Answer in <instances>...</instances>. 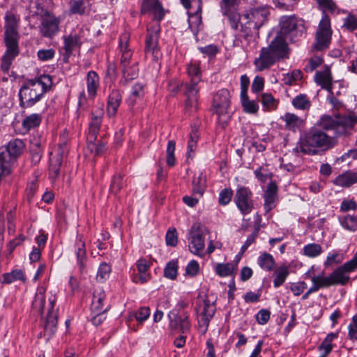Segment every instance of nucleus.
<instances>
[{
    "label": "nucleus",
    "instance_id": "nucleus-48",
    "mask_svg": "<svg viewBox=\"0 0 357 357\" xmlns=\"http://www.w3.org/2000/svg\"><path fill=\"white\" fill-rule=\"evenodd\" d=\"M178 261L172 260L169 261L164 268V276L170 280H175L178 275Z\"/></svg>",
    "mask_w": 357,
    "mask_h": 357
},
{
    "label": "nucleus",
    "instance_id": "nucleus-9",
    "mask_svg": "<svg viewBox=\"0 0 357 357\" xmlns=\"http://www.w3.org/2000/svg\"><path fill=\"white\" fill-rule=\"evenodd\" d=\"M332 33L330 17L324 14L319 24L312 50L316 51L327 50L331 43Z\"/></svg>",
    "mask_w": 357,
    "mask_h": 357
},
{
    "label": "nucleus",
    "instance_id": "nucleus-42",
    "mask_svg": "<svg viewBox=\"0 0 357 357\" xmlns=\"http://www.w3.org/2000/svg\"><path fill=\"white\" fill-rule=\"evenodd\" d=\"M41 121L42 117L40 114H32L24 119L22 126L24 130L29 131L30 130L39 126Z\"/></svg>",
    "mask_w": 357,
    "mask_h": 357
},
{
    "label": "nucleus",
    "instance_id": "nucleus-29",
    "mask_svg": "<svg viewBox=\"0 0 357 357\" xmlns=\"http://www.w3.org/2000/svg\"><path fill=\"white\" fill-rule=\"evenodd\" d=\"M280 119L284 122L286 130L296 132L305 125V120L295 114L287 112L281 116Z\"/></svg>",
    "mask_w": 357,
    "mask_h": 357
},
{
    "label": "nucleus",
    "instance_id": "nucleus-23",
    "mask_svg": "<svg viewBox=\"0 0 357 357\" xmlns=\"http://www.w3.org/2000/svg\"><path fill=\"white\" fill-rule=\"evenodd\" d=\"M6 51L2 56L1 69L4 73H8L15 58L19 54L17 43H5Z\"/></svg>",
    "mask_w": 357,
    "mask_h": 357
},
{
    "label": "nucleus",
    "instance_id": "nucleus-62",
    "mask_svg": "<svg viewBox=\"0 0 357 357\" xmlns=\"http://www.w3.org/2000/svg\"><path fill=\"white\" fill-rule=\"evenodd\" d=\"M323 62L324 59L321 56H314L309 60L308 64L305 68V70L306 72H312L321 66Z\"/></svg>",
    "mask_w": 357,
    "mask_h": 357
},
{
    "label": "nucleus",
    "instance_id": "nucleus-14",
    "mask_svg": "<svg viewBox=\"0 0 357 357\" xmlns=\"http://www.w3.org/2000/svg\"><path fill=\"white\" fill-rule=\"evenodd\" d=\"M201 82L199 81L198 78H195L194 80H190L183 85V92L185 97V109L189 112H196L198 109L199 92L201 89L199 83Z\"/></svg>",
    "mask_w": 357,
    "mask_h": 357
},
{
    "label": "nucleus",
    "instance_id": "nucleus-12",
    "mask_svg": "<svg viewBox=\"0 0 357 357\" xmlns=\"http://www.w3.org/2000/svg\"><path fill=\"white\" fill-rule=\"evenodd\" d=\"M357 268V251L354 257L343 265L337 267L329 275L332 285H345L350 280L349 273Z\"/></svg>",
    "mask_w": 357,
    "mask_h": 357
},
{
    "label": "nucleus",
    "instance_id": "nucleus-24",
    "mask_svg": "<svg viewBox=\"0 0 357 357\" xmlns=\"http://www.w3.org/2000/svg\"><path fill=\"white\" fill-rule=\"evenodd\" d=\"M6 51L2 56L1 69L4 73H8L15 58L19 54L17 43H5Z\"/></svg>",
    "mask_w": 357,
    "mask_h": 357
},
{
    "label": "nucleus",
    "instance_id": "nucleus-13",
    "mask_svg": "<svg viewBox=\"0 0 357 357\" xmlns=\"http://www.w3.org/2000/svg\"><path fill=\"white\" fill-rule=\"evenodd\" d=\"M234 202L243 215L250 214L255 208L253 193L248 187L241 186L237 188Z\"/></svg>",
    "mask_w": 357,
    "mask_h": 357
},
{
    "label": "nucleus",
    "instance_id": "nucleus-37",
    "mask_svg": "<svg viewBox=\"0 0 357 357\" xmlns=\"http://www.w3.org/2000/svg\"><path fill=\"white\" fill-rule=\"evenodd\" d=\"M61 164V155H57L50 158L49 178L52 183H54L59 177Z\"/></svg>",
    "mask_w": 357,
    "mask_h": 357
},
{
    "label": "nucleus",
    "instance_id": "nucleus-46",
    "mask_svg": "<svg viewBox=\"0 0 357 357\" xmlns=\"http://www.w3.org/2000/svg\"><path fill=\"white\" fill-rule=\"evenodd\" d=\"M313 287H314L318 291L321 288H327L330 286H333L330 275L325 277L324 273H321L317 276H313L311 278Z\"/></svg>",
    "mask_w": 357,
    "mask_h": 357
},
{
    "label": "nucleus",
    "instance_id": "nucleus-28",
    "mask_svg": "<svg viewBox=\"0 0 357 357\" xmlns=\"http://www.w3.org/2000/svg\"><path fill=\"white\" fill-rule=\"evenodd\" d=\"M63 38L65 56L68 58L73 52L80 48L82 42L80 36L75 32H71L68 36H64Z\"/></svg>",
    "mask_w": 357,
    "mask_h": 357
},
{
    "label": "nucleus",
    "instance_id": "nucleus-34",
    "mask_svg": "<svg viewBox=\"0 0 357 357\" xmlns=\"http://www.w3.org/2000/svg\"><path fill=\"white\" fill-rule=\"evenodd\" d=\"M86 89L89 97L94 98L100 85V78L96 72L89 71L86 75Z\"/></svg>",
    "mask_w": 357,
    "mask_h": 357
},
{
    "label": "nucleus",
    "instance_id": "nucleus-53",
    "mask_svg": "<svg viewBox=\"0 0 357 357\" xmlns=\"http://www.w3.org/2000/svg\"><path fill=\"white\" fill-rule=\"evenodd\" d=\"M261 102L263 106L268 109H275L277 108L278 101L271 93H262L261 96Z\"/></svg>",
    "mask_w": 357,
    "mask_h": 357
},
{
    "label": "nucleus",
    "instance_id": "nucleus-6",
    "mask_svg": "<svg viewBox=\"0 0 357 357\" xmlns=\"http://www.w3.org/2000/svg\"><path fill=\"white\" fill-rule=\"evenodd\" d=\"M130 35L122 33L119 37V50L120 54V67L125 82L131 81L138 76V62L132 59V52L129 47Z\"/></svg>",
    "mask_w": 357,
    "mask_h": 357
},
{
    "label": "nucleus",
    "instance_id": "nucleus-51",
    "mask_svg": "<svg viewBox=\"0 0 357 357\" xmlns=\"http://www.w3.org/2000/svg\"><path fill=\"white\" fill-rule=\"evenodd\" d=\"M187 73L190 80L198 78L199 81H202V72L199 63L191 61L187 66Z\"/></svg>",
    "mask_w": 357,
    "mask_h": 357
},
{
    "label": "nucleus",
    "instance_id": "nucleus-22",
    "mask_svg": "<svg viewBox=\"0 0 357 357\" xmlns=\"http://www.w3.org/2000/svg\"><path fill=\"white\" fill-rule=\"evenodd\" d=\"M59 20L54 15H46L43 17L40 33L45 38H52L59 31Z\"/></svg>",
    "mask_w": 357,
    "mask_h": 357
},
{
    "label": "nucleus",
    "instance_id": "nucleus-16",
    "mask_svg": "<svg viewBox=\"0 0 357 357\" xmlns=\"http://www.w3.org/2000/svg\"><path fill=\"white\" fill-rule=\"evenodd\" d=\"M281 33L289 36L292 41L301 36L304 26L295 15L283 16L280 20Z\"/></svg>",
    "mask_w": 357,
    "mask_h": 357
},
{
    "label": "nucleus",
    "instance_id": "nucleus-49",
    "mask_svg": "<svg viewBox=\"0 0 357 357\" xmlns=\"http://www.w3.org/2000/svg\"><path fill=\"white\" fill-rule=\"evenodd\" d=\"M236 266L231 263L218 264L215 271L217 275L220 277H228L233 274Z\"/></svg>",
    "mask_w": 357,
    "mask_h": 357
},
{
    "label": "nucleus",
    "instance_id": "nucleus-4",
    "mask_svg": "<svg viewBox=\"0 0 357 357\" xmlns=\"http://www.w3.org/2000/svg\"><path fill=\"white\" fill-rule=\"evenodd\" d=\"M45 289L40 287L37 289L32 307L41 315L47 310V316L44 326L45 335L51 337L56 331L57 328V311L54 310L56 297L51 294L48 298V303L46 305Z\"/></svg>",
    "mask_w": 357,
    "mask_h": 357
},
{
    "label": "nucleus",
    "instance_id": "nucleus-36",
    "mask_svg": "<svg viewBox=\"0 0 357 357\" xmlns=\"http://www.w3.org/2000/svg\"><path fill=\"white\" fill-rule=\"evenodd\" d=\"M91 0H70L69 11L71 14L84 15L91 9Z\"/></svg>",
    "mask_w": 357,
    "mask_h": 357
},
{
    "label": "nucleus",
    "instance_id": "nucleus-44",
    "mask_svg": "<svg viewBox=\"0 0 357 357\" xmlns=\"http://www.w3.org/2000/svg\"><path fill=\"white\" fill-rule=\"evenodd\" d=\"M241 103L243 111L247 114H257L259 111V105L255 100L249 99L248 96L241 97Z\"/></svg>",
    "mask_w": 357,
    "mask_h": 357
},
{
    "label": "nucleus",
    "instance_id": "nucleus-63",
    "mask_svg": "<svg viewBox=\"0 0 357 357\" xmlns=\"http://www.w3.org/2000/svg\"><path fill=\"white\" fill-rule=\"evenodd\" d=\"M106 312L105 311L100 312H91V322L96 326H98L105 320Z\"/></svg>",
    "mask_w": 357,
    "mask_h": 357
},
{
    "label": "nucleus",
    "instance_id": "nucleus-64",
    "mask_svg": "<svg viewBox=\"0 0 357 357\" xmlns=\"http://www.w3.org/2000/svg\"><path fill=\"white\" fill-rule=\"evenodd\" d=\"M343 259H344V257L342 254L335 252L333 254L328 255L327 259H326V261L324 262V265L326 266H328L333 264H338L342 261Z\"/></svg>",
    "mask_w": 357,
    "mask_h": 357
},
{
    "label": "nucleus",
    "instance_id": "nucleus-58",
    "mask_svg": "<svg viewBox=\"0 0 357 357\" xmlns=\"http://www.w3.org/2000/svg\"><path fill=\"white\" fill-rule=\"evenodd\" d=\"M149 316L150 309L149 307H141L134 313L135 318L139 324H142Z\"/></svg>",
    "mask_w": 357,
    "mask_h": 357
},
{
    "label": "nucleus",
    "instance_id": "nucleus-5",
    "mask_svg": "<svg viewBox=\"0 0 357 357\" xmlns=\"http://www.w3.org/2000/svg\"><path fill=\"white\" fill-rule=\"evenodd\" d=\"M269 11L266 7L252 8L242 16L241 31L246 40L259 37L258 30L267 21Z\"/></svg>",
    "mask_w": 357,
    "mask_h": 357
},
{
    "label": "nucleus",
    "instance_id": "nucleus-15",
    "mask_svg": "<svg viewBox=\"0 0 357 357\" xmlns=\"http://www.w3.org/2000/svg\"><path fill=\"white\" fill-rule=\"evenodd\" d=\"M239 0H221L220 6L222 15L226 17L234 30L238 29L241 17L238 12Z\"/></svg>",
    "mask_w": 357,
    "mask_h": 357
},
{
    "label": "nucleus",
    "instance_id": "nucleus-38",
    "mask_svg": "<svg viewBox=\"0 0 357 357\" xmlns=\"http://www.w3.org/2000/svg\"><path fill=\"white\" fill-rule=\"evenodd\" d=\"M206 189V178L202 172L195 174L192 180V193L202 197Z\"/></svg>",
    "mask_w": 357,
    "mask_h": 357
},
{
    "label": "nucleus",
    "instance_id": "nucleus-26",
    "mask_svg": "<svg viewBox=\"0 0 357 357\" xmlns=\"http://www.w3.org/2000/svg\"><path fill=\"white\" fill-rule=\"evenodd\" d=\"M172 315L174 318L171 314H169L171 327L178 329L183 334L188 333L190 329L189 314L187 312H182L178 314H172Z\"/></svg>",
    "mask_w": 357,
    "mask_h": 357
},
{
    "label": "nucleus",
    "instance_id": "nucleus-41",
    "mask_svg": "<svg viewBox=\"0 0 357 357\" xmlns=\"http://www.w3.org/2000/svg\"><path fill=\"white\" fill-rule=\"evenodd\" d=\"M26 280L25 275L22 270L16 269L10 273H6L2 275L0 278V282L2 284H10L16 280L24 282Z\"/></svg>",
    "mask_w": 357,
    "mask_h": 357
},
{
    "label": "nucleus",
    "instance_id": "nucleus-3",
    "mask_svg": "<svg viewBox=\"0 0 357 357\" xmlns=\"http://www.w3.org/2000/svg\"><path fill=\"white\" fill-rule=\"evenodd\" d=\"M52 83V77L48 75L25 82L19 91L20 107L28 108L33 106L41 99Z\"/></svg>",
    "mask_w": 357,
    "mask_h": 357
},
{
    "label": "nucleus",
    "instance_id": "nucleus-7",
    "mask_svg": "<svg viewBox=\"0 0 357 357\" xmlns=\"http://www.w3.org/2000/svg\"><path fill=\"white\" fill-rule=\"evenodd\" d=\"M357 124V114L349 112L347 114L333 118L323 116L318 125L325 130H333L336 135H348Z\"/></svg>",
    "mask_w": 357,
    "mask_h": 357
},
{
    "label": "nucleus",
    "instance_id": "nucleus-54",
    "mask_svg": "<svg viewBox=\"0 0 357 357\" xmlns=\"http://www.w3.org/2000/svg\"><path fill=\"white\" fill-rule=\"evenodd\" d=\"M317 3L323 10V15L326 11L331 13L337 12L338 8L333 0H317Z\"/></svg>",
    "mask_w": 357,
    "mask_h": 357
},
{
    "label": "nucleus",
    "instance_id": "nucleus-39",
    "mask_svg": "<svg viewBox=\"0 0 357 357\" xmlns=\"http://www.w3.org/2000/svg\"><path fill=\"white\" fill-rule=\"evenodd\" d=\"M144 86L140 83H136L131 89L130 96L128 99V105L134 106L138 101L142 100L144 96Z\"/></svg>",
    "mask_w": 357,
    "mask_h": 357
},
{
    "label": "nucleus",
    "instance_id": "nucleus-21",
    "mask_svg": "<svg viewBox=\"0 0 357 357\" xmlns=\"http://www.w3.org/2000/svg\"><path fill=\"white\" fill-rule=\"evenodd\" d=\"M25 144L22 139H14L10 140L5 149H0V153L5 155L13 162L23 152Z\"/></svg>",
    "mask_w": 357,
    "mask_h": 357
},
{
    "label": "nucleus",
    "instance_id": "nucleus-35",
    "mask_svg": "<svg viewBox=\"0 0 357 357\" xmlns=\"http://www.w3.org/2000/svg\"><path fill=\"white\" fill-rule=\"evenodd\" d=\"M357 183V172L347 171L337 176L333 181L335 185L348 188Z\"/></svg>",
    "mask_w": 357,
    "mask_h": 357
},
{
    "label": "nucleus",
    "instance_id": "nucleus-33",
    "mask_svg": "<svg viewBox=\"0 0 357 357\" xmlns=\"http://www.w3.org/2000/svg\"><path fill=\"white\" fill-rule=\"evenodd\" d=\"M102 115V109H99L98 110L96 111V114L95 112L92 113L91 121L89 124V132L87 137L88 141L92 142L93 139H96V135L99 132Z\"/></svg>",
    "mask_w": 357,
    "mask_h": 357
},
{
    "label": "nucleus",
    "instance_id": "nucleus-47",
    "mask_svg": "<svg viewBox=\"0 0 357 357\" xmlns=\"http://www.w3.org/2000/svg\"><path fill=\"white\" fill-rule=\"evenodd\" d=\"M322 252L321 246L317 243H309L305 245L303 248V255L310 258L319 256Z\"/></svg>",
    "mask_w": 357,
    "mask_h": 357
},
{
    "label": "nucleus",
    "instance_id": "nucleus-57",
    "mask_svg": "<svg viewBox=\"0 0 357 357\" xmlns=\"http://www.w3.org/2000/svg\"><path fill=\"white\" fill-rule=\"evenodd\" d=\"M110 273L111 267L109 264L107 263H102L98 268L97 279L100 282H103L109 278Z\"/></svg>",
    "mask_w": 357,
    "mask_h": 357
},
{
    "label": "nucleus",
    "instance_id": "nucleus-45",
    "mask_svg": "<svg viewBox=\"0 0 357 357\" xmlns=\"http://www.w3.org/2000/svg\"><path fill=\"white\" fill-rule=\"evenodd\" d=\"M292 105L296 109L307 110L311 107V102L305 94H299L293 98Z\"/></svg>",
    "mask_w": 357,
    "mask_h": 357
},
{
    "label": "nucleus",
    "instance_id": "nucleus-61",
    "mask_svg": "<svg viewBox=\"0 0 357 357\" xmlns=\"http://www.w3.org/2000/svg\"><path fill=\"white\" fill-rule=\"evenodd\" d=\"M166 243L167 245L175 247L178 243V235L175 228L168 229L165 236Z\"/></svg>",
    "mask_w": 357,
    "mask_h": 357
},
{
    "label": "nucleus",
    "instance_id": "nucleus-60",
    "mask_svg": "<svg viewBox=\"0 0 357 357\" xmlns=\"http://www.w3.org/2000/svg\"><path fill=\"white\" fill-rule=\"evenodd\" d=\"M343 27L350 31L357 29V16L349 14L344 20Z\"/></svg>",
    "mask_w": 357,
    "mask_h": 357
},
{
    "label": "nucleus",
    "instance_id": "nucleus-52",
    "mask_svg": "<svg viewBox=\"0 0 357 357\" xmlns=\"http://www.w3.org/2000/svg\"><path fill=\"white\" fill-rule=\"evenodd\" d=\"M176 149V142L174 140H169L167 143L166 150L167 164L169 167H173L176 164V158L174 155Z\"/></svg>",
    "mask_w": 357,
    "mask_h": 357
},
{
    "label": "nucleus",
    "instance_id": "nucleus-19",
    "mask_svg": "<svg viewBox=\"0 0 357 357\" xmlns=\"http://www.w3.org/2000/svg\"><path fill=\"white\" fill-rule=\"evenodd\" d=\"M20 17L17 15L7 13L5 17V43H17L19 34L17 31Z\"/></svg>",
    "mask_w": 357,
    "mask_h": 357
},
{
    "label": "nucleus",
    "instance_id": "nucleus-8",
    "mask_svg": "<svg viewBox=\"0 0 357 357\" xmlns=\"http://www.w3.org/2000/svg\"><path fill=\"white\" fill-rule=\"evenodd\" d=\"M231 96L226 89L219 90L213 96L212 109L218 115V123L222 128H225L231 119Z\"/></svg>",
    "mask_w": 357,
    "mask_h": 357
},
{
    "label": "nucleus",
    "instance_id": "nucleus-31",
    "mask_svg": "<svg viewBox=\"0 0 357 357\" xmlns=\"http://www.w3.org/2000/svg\"><path fill=\"white\" fill-rule=\"evenodd\" d=\"M278 196V186L275 181L270 182L264 192V208L268 212L275 206V202Z\"/></svg>",
    "mask_w": 357,
    "mask_h": 357
},
{
    "label": "nucleus",
    "instance_id": "nucleus-40",
    "mask_svg": "<svg viewBox=\"0 0 357 357\" xmlns=\"http://www.w3.org/2000/svg\"><path fill=\"white\" fill-rule=\"evenodd\" d=\"M257 262L259 266L266 271H273L275 265L273 257L267 252L261 254L258 257Z\"/></svg>",
    "mask_w": 357,
    "mask_h": 357
},
{
    "label": "nucleus",
    "instance_id": "nucleus-10",
    "mask_svg": "<svg viewBox=\"0 0 357 357\" xmlns=\"http://www.w3.org/2000/svg\"><path fill=\"white\" fill-rule=\"evenodd\" d=\"M206 229L200 223H194L188 233V248L191 253L203 256L205 247L204 234Z\"/></svg>",
    "mask_w": 357,
    "mask_h": 357
},
{
    "label": "nucleus",
    "instance_id": "nucleus-11",
    "mask_svg": "<svg viewBox=\"0 0 357 357\" xmlns=\"http://www.w3.org/2000/svg\"><path fill=\"white\" fill-rule=\"evenodd\" d=\"M160 30V24L158 22H153L147 27V33L145 40V54H151L153 60H158L160 55L158 49V38Z\"/></svg>",
    "mask_w": 357,
    "mask_h": 357
},
{
    "label": "nucleus",
    "instance_id": "nucleus-1",
    "mask_svg": "<svg viewBox=\"0 0 357 357\" xmlns=\"http://www.w3.org/2000/svg\"><path fill=\"white\" fill-rule=\"evenodd\" d=\"M337 138L327 135L324 131L313 129L302 135L294 151L296 153L314 155L335 147Z\"/></svg>",
    "mask_w": 357,
    "mask_h": 357
},
{
    "label": "nucleus",
    "instance_id": "nucleus-27",
    "mask_svg": "<svg viewBox=\"0 0 357 357\" xmlns=\"http://www.w3.org/2000/svg\"><path fill=\"white\" fill-rule=\"evenodd\" d=\"M314 81L322 89L332 93L333 77L331 69L328 66H324L322 70L316 72Z\"/></svg>",
    "mask_w": 357,
    "mask_h": 357
},
{
    "label": "nucleus",
    "instance_id": "nucleus-2",
    "mask_svg": "<svg viewBox=\"0 0 357 357\" xmlns=\"http://www.w3.org/2000/svg\"><path fill=\"white\" fill-rule=\"evenodd\" d=\"M289 57V48L282 36H277L266 47H262L259 57L254 61L255 68L263 71L270 68L280 59Z\"/></svg>",
    "mask_w": 357,
    "mask_h": 357
},
{
    "label": "nucleus",
    "instance_id": "nucleus-59",
    "mask_svg": "<svg viewBox=\"0 0 357 357\" xmlns=\"http://www.w3.org/2000/svg\"><path fill=\"white\" fill-rule=\"evenodd\" d=\"M233 191L230 188H225L219 194L218 202L220 205L228 204L232 198Z\"/></svg>",
    "mask_w": 357,
    "mask_h": 357
},
{
    "label": "nucleus",
    "instance_id": "nucleus-25",
    "mask_svg": "<svg viewBox=\"0 0 357 357\" xmlns=\"http://www.w3.org/2000/svg\"><path fill=\"white\" fill-rule=\"evenodd\" d=\"M110 309V305L106 300V294L105 291L100 288L97 287L95 289L93 301L91 305V312H107Z\"/></svg>",
    "mask_w": 357,
    "mask_h": 357
},
{
    "label": "nucleus",
    "instance_id": "nucleus-18",
    "mask_svg": "<svg viewBox=\"0 0 357 357\" xmlns=\"http://www.w3.org/2000/svg\"><path fill=\"white\" fill-rule=\"evenodd\" d=\"M215 311L216 307L214 303L208 298L204 299L203 303L197 308L199 328L202 333L207 331L209 322Z\"/></svg>",
    "mask_w": 357,
    "mask_h": 357
},
{
    "label": "nucleus",
    "instance_id": "nucleus-50",
    "mask_svg": "<svg viewBox=\"0 0 357 357\" xmlns=\"http://www.w3.org/2000/svg\"><path fill=\"white\" fill-rule=\"evenodd\" d=\"M340 223L345 229L351 231L357 230V218L354 215H345L339 218Z\"/></svg>",
    "mask_w": 357,
    "mask_h": 357
},
{
    "label": "nucleus",
    "instance_id": "nucleus-30",
    "mask_svg": "<svg viewBox=\"0 0 357 357\" xmlns=\"http://www.w3.org/2000/svg\"><path fill=\"white\" fill-rule=\"evenodd\" d=\"M122 100L121 92L119 89H113L108 96L107 114L109 117L115 116Z\"/></svg>",
    "mask_w": 357,
    "mask_h": 357
},
{
    "label": "nucleus",
    "instance_id": "nucleus-32",
    "mask_svg": "<svg viewBox=\"0 0 357 357\" xmlns=\"http://www.w3.org/2000/svg\"><path fill=\"white\" fill-rule=\"evenodd\" d=\"M75 251L79 271L83 273L86 267L87 257L86 253L85 243L81 237L78 238L76 241L75 244Z\"/></svg>",
    "mask_w": 357,
    "mask_h": 357
},
{
    "label": "nucleus",
    "instance_id": "nucleus-43",
    "mask_svg": "<svg viewBox=\"0 0 357 357\" xmlns=\"http://www.w3.org/2000/svg\"><path fill=\"white\" fill-rule=\"evenodd\" d=\"M289 274L288 268L282 266L276 268L274 271L275 278L273 280V286L275 288L280 287L286 280Z\"/></svg>",
    "mask_w": 357,
    "mask_h": 357
},
{
    "label": "nucleus",
    "instance_id": "nucleus-56",
    "mask_svg": "<svg viewBox=\"0 0 357 357\" xmlns=\"http://www.w3.org/2000/svg\"><path fill=\"white\" fill-rule=\"evenodd\" d=\"M198 135L197 130H193L190 135V139L188 142L187 157L192 158V153H194L197 148Z\"/></svg>",
    "mask_w": 357,
    "mask_h": 357
},
{
    "label": "nucleus",
    "instance_id": "nucleus-55",
    "mask_svg": "<svg viewBox=\"0 0 357 357\" xmlns=\"http://www.w3.org/2000/svg\"><path fill=\"white\" fill-rule=\"evenodd\" d=\"M124 186L123 176L121 174H115L111 182L110 191L114 194H117Z\"/></svg>",
    "mask_w": 357,
    "mask_h": 357
},
{
    "label": "nucleus",
    "instance_id": "nucleus-20",
    "mask_svg": "<svg viewBox=\"0 0 357 357\" xmlns=\"http://www.w3.org/2000/svg\"><path fill=\"white\" fill-rule=\"evenodd\" d=\"M137 273H133L132 281L134 283L144 284L151 280V275L149 273L151 263L144 258H140L136 261Z\"/></svg>",
    "mask_w": 357,
    "mask_h": 357
},
{
    "label": "nucleus",
    "instance_id": "nucleus-17",
    "mask_svg": "<svg viewBox=\"0 0 357 357\" xmlns=\"http://www.w3.org/2000/svg\"><path fill=\"white\" fill-rule=\"evenodd\" d=\"M168 10L163 7L160 0H142L140 3V14L152 16L155 22L160 23Z\"/></svg>",
    "mask_w": 357,
    "mask_h": 357
}]
</instances>
